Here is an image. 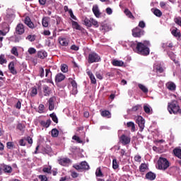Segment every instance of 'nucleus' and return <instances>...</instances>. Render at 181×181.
Masks as SVG:
<instances>
[{"label": "nucleus", "mask_w": 181, "mask_h": 181, "mask_svg": "<svg viewBox=\"0 0 181 181\" xmlns=\"http://www.w3.org/2000/svg\"><path fill=\"white\" fill-rule=\"evenodd\" d=\"M29 54H35L36 53V49L34 47H30L28 50Z\"/></svg>", "instance_id": "54"}, {"label": "nucleus", "mask_w": 181, "mask_h": 181, "mask_svg": "<svg viewBox=\"0 0 181 181\" xmlns=\"http://www.w3.org/2000/svg\"><path fill=\"white\" fill-rule=\"evenodd\" d=\"M56 101V97H51L48 100L49 110L53 111L54 110V103Z\"/></svg>", "instance_id": "13"}, {"label": "nucleus", "mask_w": 181, "mask_h": 181, "mask_svg": "<svg viewBox=\"0 0 181 181\" xmlns=\"http://www.w3.org/2000/svg\"><path fill=\"white\" fill-rule=\"evenodd\" d=\"M7 149H13L15 148V144L12 141H8L6 143Z\"/></svg>", "instance_id": "42"}, {"label": "nucleus", "mask_w": 181, "mask_h": 181, "mask_svg": "<svg viewBox=\"0 0 181 181\" xmlns=\"http://www.w3.org/2000/svg\"><path fill=\"white\" fill-rule=\"evenodd\" d=\"M42 90L45 97H48V95H50L52 90L50 89V87H49L47 85H44L42 86Z\"/></svg>", "instance_id": "18"}, {"label": "nucleus", "mask_w": 181, "mask_h": 181, "mask_svg": "<svg viewBox=\"0 0 181 181\" xmlns=\"http://www.w3.org/2000/svg\"><path fill=\"white\" fill-rule=\"evenodd\" d=\"M17 129H19V131H23V129H25V126L22 124H18L17 125Z\"/></svg>", "instance_id": "59"}, {"label": "nucleus", "mask_w": 181, "mask_h": 181, "mask_svg": "<svg viewBox=\"0 0 181 181\" xmlns=\"http://www.w3.org/2000/svg\"><path fill=\"white\" fill-rule=\"evenodd\" d=\"M38 179H40V181H47V177L46 175H39Z\"/></svg>", "instance_id": "56"}, {"label": "nucleus", "mask_w": 181, "mask_h": 181, "mask_svg": "<svg viewBox=\"0 0 181 181\" xmlns=\"http://www.w3.org/2000/svg\"><path fill=\"white\" fill-rule=\"evenodd\" d=\"M58 40L61 46H69V42H67V39L65 37H59Z\"/></svg>", "instance_id": "23"}, {"label": "nucleus", "mask_w": 181, "mask_h": 181, "mask_svg": "<svg viewBox=\"0 0 181 181\" xmlns=\"http://www.w3.org/2000/svg\"><path fill=\"white\" fill-rule=\"evenodd\" d=\"M127 126L128 128H132V132H135V123L132 122H128L127 123Z\"/></svg>", "instance_id": "34"}, {"label": "nucleus", "mask_w": 181, "mask_h": 181, "mask_svg": "<svg viewBox=\"0 0 181 181\" xmlns=\"http://www.w3.org/2000/svg\"><path fill=\"white\" fill-rule=\"evenodd\" d=\"M58 162L59 165H61L62 166H67V165H69V163H71V160H70V158H64L58 160Z\"/></svg>", "instance_id": "14"}, {"label": "nucleus", "mask_w": 181, "mask_h": 181, "mask_svg": "<svg viewBox=\"0 0 181 181\" xmlns=\"http://www.w3.org/2000/svg\"><path fill=\"white\" fill-rule=\"evenodd\" d=\"M40 124L41 127H44V128H49L50 124H52V120H50V119H47L46 122L45 120H41Z\"/></svg>", "instance_id": "20"}, {"label": "nucleus", "mask_w": 181, "mask_h": 181, "mask_svg": "<svg viewBox=\"0 0 181 181\" xmlns=\"http://www.w3.org/2000/svg\"><path fill=\"white\" fill-rule=\"evenodd\" d=\"M139 88H140V90H141V91H143V93H148V88H146V86H145L144 85L142 84H139L138 85Z\"/></svg>", "instance_id": "39"}, {"label": "nucleus", "mask_w": 181, "mask_h": 181, "mask_svg": "<svg viewBox=\"0 0 181 181\" xmlns=\"http://www.w3.org/2000/svg\"><path fill=\"white\" fill-rule=\"evenodd\" d=\"M24 23L30 28V29H35L36 28V25L32 22V20L30 19V17L26 16L24 19Z\"/></svg>", "instance_id": "10"}, {"label": "nucleus", "mask_w": 181, "mask_h": 181, "mask_svg": "<svg viewBox=\"0 0 181 181\" xmlns=\"http://www.w3.org/2000/svg\"><path fill=\"white\" fill-rule=\"evenodd\" d=\"M0 64H6V59H5L4 54L0 55Z\"/></svg>", "instance_id": "45"}, {"label": "nucleus", "mask_w": 181, "mask_h": 181, "mask_svg": "<svg viewBox=\"0 0 181 181\" xmlns=\"http://www.w3.org/2000/svg\"><path fill=\"white\" fill-rule=\"evenodd\" d=\"M158 166L160 170H166L170 166L169 160L163 157H160L158 160Z\"/></svg>", "instance_id": "3"}, {"label": "nucleus", "mask_w": 181, "mask_h": 181, "mask_svg": "<svg viewBox=\"0 0 181 181\" xmlns=\"http://www.w3.org/2000/svg\"><path fill=\"white\" fill-rule=\"evenodd\" d=\"M69 81L71 86H72L71 93L74 95H76V94H77V93H78V90H77V82H76V81H74L71 78H69Z\"/></svg>", "instance_id": "8"}, {"label": "nucleus", "mask_w": 181, "mask_h": 181, "mask_svg": "<svg viewBox=\"0 0 181 181\" xmlns=\"http://www.w3.org/2000/svg\"><path fill=\"white\" fill-rule=\"evenodd\" d=\"M91 19H88V18H85L84 19V25H86L88 28H91Z\"/></svg>", "instance_id": "40"}, {"label": "nucleus", "mask_w": 181, "mask_h": 181, "mask_svg": "<svg viewBox=\"0 0 181 181\" xmlns=\"http://www.w3.org/2000/svg\"><path fill=\"white\" fill-rule=\"evenodd\" d=\"M25 141H27V142H28L30 145H32V144H33V139H32V137L29 136L26 137Z\"/></svg>", "instance_id": "57"}, {"label": "nucleus", "mask_w": 181, "mask_h": 181, "mask_svg": "<svg viewBox=\"0 0 181 181\" xmlns=\"http://www.w3.org/2000/svg\"><path fill=\"white\" fill-rule=\"evenodd\" d=\"M40 76L42 78V77H45V69L41 67L40 69Z\"/></svg>", "instance_id": "60"}, {"label": "nucleus", "mask_w": 181, "mask_h": 181, "mask_svg": "<svg viewBox=\"0 0 181 181\" xmlns=\"http://www.w3.org/2000/svg\"><path fill=\"white\" fill-rule=\"evenodd\" d=\"M140 108H142V107L141 106V105H136V106H134L132 108V111L133 112H136L138 111V110H139Z\"/></svg>", "instance_id": "55"}, {"label": "nucleus", "mask_w": 181, "mask_h": 181, "mask_svg": "<svg viewBox=\"0 0 181 181\" xmlns=\"http://www.w3.org/2000/svg\"><path fill=\"white\" fill-rule=\"evenodd\" d=\"M61 71H62V73H67V71H69V66H67L66 64H62L61 66Z\"/></svg>", "instance_id": "41"}, {"label": "nucleus", "mask_w": 181, "mask_h": 181, "mask_svg": "<svg viewBox=\"0 0 181 181\" xmlns=\"http://www.w3.org/2000/svg\"><path fill=\"white\" fill-rule=\"evenodd\" d=\"M120 142L122 144V145H128L131 142V138L125 134H123L120 137Z\"/></svg>", "instance_id": "12"}, {"label": "nucleus", "mask_w": 181, "mask_h": 181, "mask_svg": "<svg viewBox=\"0 0 181 181\" xmlns=\"http://www.w3.org/2000/svg\"><path fill=\"white\" fill-rule=\"evenodd\" d=\"M72 139H74V141H76L78 144H83V141L78 136H76V135L73 136Z\"/></svg>", "instance_id": "50"}, {"label": "nucleus", "mask_w": 181, "mask_h": 181, "mask_svg": "<svg viewBox=\"0 0 181 181\" xmlns=\"http://www.w3.org/2000/svg\"><path fill=\"white\" fill-rule=\"evenodd\" d=\"M144 110L146 114H151V107H148L147 105L144 106Z\"/></svg>", "instance_id": "53"}, {"label": "nucleus", "mask_w": 181, "mask_h": 181, "mask_svg": "<svg viewBox=\"0 0 181 181\" xmlns=\"http://www.w3.org/2000/svg\"><path fill=\"white\" fill-rule=\"evenodd\" d=\"M171 34L173 35V36H174V37H178L179 39L180 37H181L180 31H177V28L173 29L171 31Z\"/></svg>", "instance_id": "29"}, {"label": "nucleus", "mask_w": 181, "mask_h": 181, "mask_svg": "<svg viewBox=\"0 0 181 181\" xmlns=\"http://www.w3.org/2000/svg\"><path fill=\"white\" fill-rule=\"evenodd\" d=\"M168 111L170 114H174L175 115H181L180 106L177 103V100H173L168 104Z\"/></svg>", "instance_id": "1"}, {"label": "nucleus", "mask_w": 181, "mask_h": 181, "mask_svg": "<svg viewBox=\"0 0 181 181\" xmlns=\"http://www.w3.org/2000/svg\"><path fill=\"white\" fill-rule=\"evenodd\" d=\"M92 11L96 18H100L101 16V13H100V10L98 9V6H93Z\"/></svg>", "instance_id": "22"}, {"label": "nucleus", "mask_w": 181, "mask_h": 181, "mask_svg": "<svg viewBox=\"0 0 181 181\" xmlns=\"http://www.w3.org/2000/svg\"><path fill=\"white\" fill-rule=\"evenodd\" d=\"M51 135L52 138H57V136H59V131L57 129H52L51 131Z\"/></svg>", "instance_id": "35"}, {"label": "nucleus", "mask_w": 181, "mask_h": 181, "mask_svg": "<svg viewBox=\"0 0 181 181\" xmlns=\"http://www.w3.org/2000/svg\"><path fill=\"white\" fill-rule=\"evenodd\" d=\"M98 62H101V57L98 54L95 52H90L88 54V63H89V64H91L92 63H98Z\"/></svg>", "instance_id": "4"}, {"label": "nucleus", "mask_w": 181, "mask_h": 181, "mask_svg": "<svg viewBox=\"0 0 181 181\" xmlns=\"http://www.w3.org/2000/svg\"><path fill=\"white\" fill-rule=\"evenodd\" d=\"M42 23L44 28H47V26H49V21H47V19L46 18H42Z\"/></svg>", "instance_id": "51"}, {"label": "nucleus", "mask_w": 181, "mask_h": 181, "mask_svg": "<svg viewBox=\"0 0 181 181\" xmlns=\"http://www.w3.org/2000/svg\"><path fill=\"white\" fill-rule=\"evenodd\" d=\"M66 78V76L62 73H59L55 76V83H62Z\"/></svg>", "instance_id": "16"}, {"label": "nucleus", "mask_w": 181, "mask_h": 181, "mask_svg": "<svg viewBox=\"0 0 181 181\" xmlns=\"http://www.w3.org/2000/svg\"><path fill=\"white\" fill-rule=\"evenodd\" d=\"M156 70L157 73H163V68L160 65L157 66Z\"/></svg>", "instance_id": "52"}, {"label": "nucleus", "mask_w": 181, "mask_h": 181, "mask_svg": "<svg viewBox=\"0 0 181 181\" xmlns=\"http://www.w3.org/2000/svg\"><path fill=\"white\" fill-rule=\"evenodd\" d=\"M8 70H9L10 73H11V74H13V76L18 74V71H16V70L15 69V62H11L8 64Z\"/></svg>", "instance_id": "15"}, {"label": "nucleus", "mask_w": 181, "mask_h": 181, "mask_svg": "<svg viewBox=\"0 0 181 181\" xmlns=\"http://www.w3.org/2000/svg\"><path fill=\"white\" fill-rule=\"evenodd\" d=\"M37 57L42 59H45V57H47V52L46 51H38Z\"/></svg>", "instance_id": "24"}, {"label": "nucleus", "mask_w": 181, "mask_h": 181, "mask_svg": "<svg viewBox=\"0 0 181 181\" xmlns=\"http://www.w3.org/2000/svg\"><path fill=\"white\" fill-rule=\"evenodd\" d=\"M112 168L115 170L119 168V165L118 164V162L117 161V158H114L112 160Z\"/></svg>", "instance_id": "37"}, {"label": "nucleus", "mask_w": 181, "mask_h": 181, "mask_svg": "<svg viewBox=\"0 0 181 181\" xmlns=\"http://www.w3.org/2000/svg\"><path fill=\"white\" fill-rule=\"evenodd\" d=\"M11 54L14 56H19V53H18V48L16 47H13L11 49Z\"/></svg>", "instance_id": "49"}, {"label": "nucleus", "mask_w": 181, "mask_h": 181, "mask_svg": "<svg viewBox=\"0 0 181 181\" xmlns=\"http://www.w3.org/2000/svg\"><path fill=\"white\" fill-rule=\"evenodd\" d=\"M95 175H96L97 177H104V174H103V172L101 171L100 168H97Z\"/></svg>", "instance_id": "38"}, {"label": "nucleus", "mask_w": 181, "mask_h": 181, "mask_svg": "<svg viewBox=\"0 0 181 181\" xmlns=\"http://www.w3.org/2000/svg\"><path fill=\"white\" fill-rule=\"evenodd\" d=\"M1 168V172L3 170V172L6 175H11V173H12L13 170V169L11 165H5V164L2 165Z\"/></svg>", "instance_id": "9"}, {"label": "nucleus", "mask_w": 181, "mask_h": 181, "mask_svg": "<svg viewBox=\"0 0 181 181\" xmlns=\"http://www.w3.org/2000/svg\"><path fill=\"white\" fill-rule=\"evenodd\" d=\"M50 118H52V121L54 122H55V124H59V119L57 118V116L56 115V114L52 113L49 115Z\"/></svg>", "instance_id": "33"}, {"label": "nucleus", "mask_w": 181, "mask_h": 181, "mask_svg": "<svg viewBox=\"0 0 181 181\" xmlns=\"http://www.w3.org/2000/svg\"><path fill=\"white\" fill-rule=\"evenodd\" d=\"M91 26H94V28H98L100 25H98V21L94 20V18H91Z\"/></svg>", "instance_id": "47"}, {"label": "nucleus", "mask_w": 181, "mask_h": 181, "mask_svg": "<svg viewBox=\"0 0 181 181\" xmlns=\"http://www.w3.org/2000/svg\"><path fill=\"white\" fill-rule=\"evenodd\" d=\"M78 46L76 45H73L71 46V50H75V52H77V50H78Z\"/></svg>", "instance_id": "63"}, {"label": "nucleus", "mask_w": 181, "mask_h": 181, "mask_svg": "<svg viewBox=\"0 0 181 181\" xmlns=\"http://www.w3.org/2000/svg\"><path fill=\"white\" fill-rule=\"evenodd\" d=\"M139 170L141 173L146 172V170H148V165L146 163H141L139 166Z\"/></svg>", "instance_id": "31"}, {"label": "nucleus", "mask_w": 181, "mask_h": 181, "mask_svg": "<svg viewBox=\"0 0 181 181\" xmlns=\"http://www.w3.org/2000/svg\"><path fill=\"white\" fill-rule=\"evenodd\" d=\"M100 115L106 118H111V112L108 110H102Z\"/></svg>", "instance_id": "28"}, {"label": "nucleus", "mask_w": 181, "mask_h": 181, "mask_svg": "<svg viewBox=\"0 0 181 181\" xmlns=\"http://www.w3.org/2000/svg\"><path fill=\"white\" fill-rule=\"evenodd\" d=\"M141 156H139V155H136V156H134V160L136 161V162H139V163H141Z\"/></svg>", "instance_id": "64"}, {"label": "nucleus", "mask_w": 181, "mask_h": 181, "mask_svg": "<svg viewBox=\"0 0 181 181\" xmlns=\"http://www.w3.org/2000/svg\"><path fill=\"white\" fill-rule=\"evenodd\" d=\"M42 172H44V173H48V174L51 175V173H52V166H49L48 168L45 167L42 169Z\"/></svg>", "instance_id": "44"}, {"label": "nucleus", "mask_w": 181, "mask_h": 181, "mask_svg": "<svg viewBox=\"0 0 181 181\" xmlns=\"http://www.w3.org/2000/svg\"><path fill=\"white\" fill-rule=\"evenodd\" d=\"M38 112L40 114H43L45 112V105L40 104L38 107Z\"/></svg>", "instance_id": "46"}, {"label": "nucleus", "mask_w": 181, "mask_h": 181, "mask_svg": "<svg viewBox=\"0 0 181 181\" xmlns=\"http://www.w3.org/2000/svg\"><path fill=\"white\" fill-rule=\"evenodd\" d=\"M73 168L78 170V172H82V170H88V169H90V165H88L87 161H82L80 164L74 165Z\"/></svg>", "instance_id": "5"}, {"label": "nucleus", "mask_w": 181, "mask_h": 181, "mask_svg": "<svg viewBox=\"0 0 181 181\" xmlns=\"http://www.w3.org/2000/svg\"><path fill=\"white\" fill-rule=\"evenodd\" d=\"M18 143H19V145L21 146H26V143L25 142V139H20Z\"/></svg>", "instance_id": "58"}, {"label": "nucleus", "mask_w": 181, "mask_h": 181, "mask_svg": "<svg viewBox=\"0 0 181 181\" xmlns=\"http://www.w3.org/2000/svg\"><path fill=\"white\" fill-rule=\"evenodd\" d=\"M167 88L170 90V91H175L176 90V84L173 82H170L166 84Z\"/></svg>", "instance_id": "25"}, {"label": "nucleus", "mask_w": 181, "mask_h": 181, "mask_svg": "<svg viewBox=\"0 0 181 181\" xmlns=\"http://www.w3.org/2000/svg\"><path fill=\"white\" fill-rule=\"evenodd\" d=\"M71 24H72L73 29H76V30H80L81 32H83L84 30V28L81 27V25H80L78 23H77L76 21H71Z\"/></svg>", "instance_id": "17"}, {"label": "nucleus", "mask_w": 181, "mask_h": 181, "mask_svg": "<svg viewBox=\"0 0 181 181\" xmlns=\"http://www.w3.org/2000/svg\"><path fill=\"white\" fill-rule=\"evenodd\" d=\"M110 29H111V28H110V25H108L107 24H105L100 27V30H104L105 32H109V30Z\"/></svg>", "instance_id": "36"}, {"label": "nucleus", "mask_w": 181, "mask_h": 181, "mask_svg": "<svg viewBox=\"0 0 181 181\" xmlns=\"http://www.w3.org/2000/svg\"><path fill=\"white\" fill-rule=\"evenodd\" d=\"M26 39H28V40H29V42H35V40H36V35H28Z\"/></svg>", "instance_id": "43"}, {"label": "nucleus", "mask_w": 181, "mask_h": 181, "mask_svg": "<svg viewBox=\"0 0 181 181\" xmlns=\"http://www.w3.org/2000/svg\"><path fill=\"white\" fill-rule=\"evenodd\" d=\"M145 26H146L145 22L140 21L139 23V28H141V29H144V28H145Z\"/></svg>", "instance_id": "62"}, {"label": "nucleus", "mask_w": 181, "mask_h": 181, "mask_svg": "<svg viewBox=\"0 0 181 181\" xmlns=\"http://www.w3.org/2000/svg\"><path fill=\"white\" fill-rule=\"evenodd\" d=\"M173 153L175 156H177L179 159H181V148H175L173 150Z\"/></svg>", "instance_id": "27"}, {"label": "nucleus", "mask_w": 181, "mask_h": 181, "mask_svg": "<svg viewBox=\"0 0 181 181\" xmlns=\"http://www.w3.org/2000/svg\"><path fill=\"white\" fill-rule=\"evenodd\" d=\"M146 179H148V180H155L156 179V175L150 171L146 174Z\"/></svg>", "instance_id": "21"}, {"label": "nucleus", "mask_w": 181, "mask_h": 181, "mask_svg": "<svg viewBox=\"0 0 181 181\" xmlns=\"http://www.w3.org/2000/svg\"><path fill=\"white\" fill-rule=\"evenodd\" d=\"M132 32L134 37H142L145 35V30L139 27H136Z\"/></svg>", "instance_id": "6"}, {"label": "nucleus", "mask_w": 181, "mask_h": 181, "mask_svg": "<svg viewBox=\"0 0 181 181\" xmlns=\"http://www.w3.org/2000/svg\"><path fill=\"white\" fill-rule=\"evenodd\" d=\"M136 123L138 124L141 131H144V128H145V119L142 117V116H138L136 119Z\"/></svg>", "instance_id": "7"}, {"label": "nucleus", "mask_w": 181, "mask_h": 181, "mask_svg": "<svg viewBox=\"0 0 181 181\" xmlns=\"http://www.w3.org/2000/svg\"><path fill=\"white\" fill-rule=\"evenodd\" d=\"M16 33L17 35H23L25 33V25L22 23H18L16 28Z\"/></svg>", "instance_id": "11"}, {"label": "nucleus", "mask_w": 181, "mask_h": 181, "mask_svg": "<svg viewBox=\"0 0 181 181\" xmlns=\"http://www.w3.org/2000/svg\"><path fill=\"white\" fill-rule=\"evenodd\" d=\"M86 73L90 80L91 84H97V80L95 79V76H94V74H93V72L88 71Z\"/></svg>", "instance_id": "19"}, {"label": "nucleus", "mask_w": 181, "mask_h": 181, "mask_svg": "<svg viewBox=\"0 0 181 181\" xmlns=\"http://www.w3.org/2000/svg\"><path fill=\"white\" fill-rule=\"evenodd\" d=\"M134 52L141 56H148L150 53L149 47H146L143 42H137Z\"/></svg>", "instance_id": "2"}, {"label": "nucleus", "mask_w": 181, "mask_h": 181, "mask_svg": "<svg viewBox=\"0 0 181 181\" xmlns=\"http://www.w3.org/2000/svg\"><path fill=\"white\" fill-rule=\"evenodd\" d=\"M37 95V89L36 88H31V97H35V95Z\"/></svg>", "instance_id": "48"}, {"label": "nucleus", "mask_w": 181, "mask_h": 181, "mask_svg": "<svg viewBox=\"0 0 181 181\" xmlns=\"http://www.w3.org/2000/svg\"><path fill=\"white\" fill-rule=\"evenodd\" d=\"M50 74V77H52V71L49 69H45V76L47 77Z\"/></svg>", "instance_id": "61"}, {"label": "nucleus", "mask_w": 181, "mask_h": 181, "mask_svg": "<svg viewBox=\"0 0 181 181\" xmlns=\"http://www.w3.org/2000/svg\"><path fill=\"white\" fill-rule=\"evenodd\" d=\"M112 66H115L117 67H122L124 66V62L119 60H113L112 62Z\"/></svg>", "instance_id": "26"}, {"label": "nucleus", "mask_w": 181, "mask_h": 181, "mask_svg": "<svg viewBox=\"0 0 181 181\" xmlns=\"http://www.w3.org/2000/svg\"><path fill=\"white\" fill-rule=\"evenodd\" d=\"M124 13L127 16H128V18H129L130 19H135V17H134V15H132V13L129 11V9L126 8L124 10Z\"/></svg>", "instance_id": "32"}, {"label": "nucleus", "mask_w": 181, "mask_h": 181, "mask_svg": "<svg viewBox=\"0 0 181 181\" xmlns=\"http://www.w3.org/2000/svg\"><path fill=\"white\" fill-rule=\"evenodd\" d=\"M151 11L158 18H160V16H162V11H160V10H159L158 8H152Z\"/></svg>", "instance_id": "30"}]
</instances>
